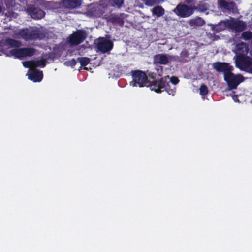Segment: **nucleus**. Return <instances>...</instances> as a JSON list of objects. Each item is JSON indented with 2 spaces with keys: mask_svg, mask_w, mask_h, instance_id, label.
<instances>
[{
  "mask_svg": "<svg viewBox=\"0 0 252 252\" xmlns=\"http://www.w3.org/2000/svg\"><path fill=\"white\" fill-rule=\"evenodd\" d=\"M200 95L204 98V97L208 93V89L207 86L205 84H202L199 88Z\"/></svg>",
  "mask_w": 252,
  "mask_h": 252,
  "instance_id": "obj_23",
  "label": "nucleus"
},
{
  "mask_svg": "<svg viewBox=\"0 0 252 252\" xmlns=\"http://www.w3.org/2000/svg\"><path fill=\"white\" fill-rule=\"evenodd\" d=\"M32 64H33V67H44L46 65V60L45 59H41L37 61L32 60Z\"/></svg>",
  "mask_w": 252,
  "mask_h": 252,
  "instance_id": "obj_21",
  "label": "nucleus"
},
{
  "mask_svg": "<svg viewBox=\"0 0 252 252\" xmlns=\"http://www.w3.org/2000/svg\"><path fill=\"white\" fill-rule=\"evenodd\" d=\"M165 90L169 95L174 96L176 93V89L175 86H171L169 83L166 82L165 88H164L163 91Z\"/></svg>",
  "mask_w": 252,
  "mask_h": 252,
  "instance_id": "obj_19",
  "label": "nucleus"
},
{
  "mask_svg": "<svg viewBox=\"0 0 252 252\" xmlns=\"http://www.w3.org/2000/svg\"><path fill=\"white\" fill-rule=\"evenodd\" d=\"M19 34L25 41L42 39L45 37V34L42 31L35 27L22 29L19 31Z\"/></svg>",
  "mask_w": 252,
  "mask_h": 252,
  "instance_id": "obj_1",
  "label": "nucleus"
},
{
  "mask_svg": "<svg viewBox=\"0 0 252 252\" xmlns=\"http://www.w3.org/2000/svg\"><path fill=\"white\" fill-rule=\"evenodd\" d=\"M43 77V72L36 69H31L28 74V78L34 82H40Z\"/></svg>",
  "mask_w": 252,
  "mask_h": 252,
  "instance_id": "obj_12",
  "label": "nucleus"
},
{
  "mask_svg": "<svg viewBox=\"0 0 252 252\" xmlns=\"http://www.w3.org/2000/svg\"><path fill=\"white\" fill-rule=\"evenodd\" d=\"M103 13H104V11H103V10H101V12H99V13H98V14H97V16H100L101 15H102V14H103Z\"/></svg>",
  "mask_w": 252,
  "mask_h": 252,
  "instance_id": "obj_34",
  "label": "nucleus"
},
{
  "mask_svg": "<svg viewBox=\"0 0 252 252\" xmlns=\"http://www.w3.org/2000/svg\"><path fill=\"white\" fill-rule=\"evenodd\" d=\"M154 74V72L149 73V77L154 80L151 83L149 82L147 87H149L152 91L160 93L166 87V80L163 77L158 79L156 78V73H155V75Z\"/></svg>",
  "mask_w": 252,
  "mask_h": 252,
  "instance_id": "obj_2",
  "label": "nucleus"
},
{
  "mask_svg": "<svg viewBox=\"0 0 252 252\" xmlns=\"http://www.w3.org/2000/svg\"><path fill=\"white\" fill-rule=\"evenodd\" d=\"M170 81L173 85H176L179 82V79L176 76H172L170 79Z\"/></svg>",
  "mask_w": 252,
  "mask_h": 252,
  "instance_id": "obj_29",
  "label": "nucleus"
},
{
  "mask_svg": "<svg viewBox=\"0 0 252 252\" xmlns=\"http://www.w3.org/2000/svg\"><path fill=\"white\" fill-rule=\"evenodd\" d=\"M235 62L237 66L240 68H249L252 64L251 58L244 55L237 56Z\"/></svg>",
  "mask_w": 252,
  "mask_h": 252,
  "instance_id": "obj_9",
  "label": "nucleus"
},
{
  "mask_svg": "<svg viewBox=\"0 0 252 252\" xmlns=\"http://www.w3.org/2000/svg\"><path fill=\"white\" fill-rule=\"evenodd\" d=\"M101 8V6H98L96 9H97L98 11H100Z\"/></svg>",
  "mask_w": 252,
  "mask_h": 252,
  "instance_id": "obj_35",
  "label": "nucleus"
},
{
  "mask_svg": "<svg viewBox=\"0 0 252 252\" xmlns=\"http://www.w3.org/2000/svg\"><path fill=\"white\" fill-rule=\"evenodd\" d=\"M62 1L63 6L70 9L79 7L81 5V0H62Z\"/></svg>",
  "mask_w": 252,
  "mask_h": 252,
  "instance_id": "obj_15",
  "label": "nucleus"
},
{
  "mask_svg": "<svg viewBox=\"0 0 252 252\" xmlns=\"http://www.w3.org/2000/svg\"><path fill=\"white\" fill-rule=\"evenodd\" d=\"M154 61L159 64L166 65L169 62L168 56L166 54H159L154 56Z\"/></svg>",
  "mask_w": 252,
  "mask_h": 252,
  "instance_id": "obj_16",
  "label": "nucleus"
},
{
  "mask_svg": "<svg viewBox=\"0 0 252 252\" xmlns=\"http://www.w3.org/2000/svg\"><path fill=\"white\" fill-rule=\"evenodd\" d=\"M27 12L34 19H40L43 18L45 13L38 7L32 6L27 9Z\"/></svg>",
  "mask_w": 252,
  "mask_h": 252,
  "instance_id": "obj_11",
  "label": "nucleus"
},
{
  "mask_svg": "<svg viewBox=\"0 0 252 252\" xmlns=\"http://www.w3.org/2000/svg\"><path fill=\"white\" fill-rule=\"evenodd\" d=\"M2 11V8L1 7V6L0 5V12H1Z\"/></svg>",
  "mask_w": 252,
  "mask_h": 252,
  "instance_id": "obj_36",
  "label": "nucleus"
},
{
  "mask_svg": "<svg viewBox=\"0 0 252 252\" xmlns=\"http://www.w3.org/2000/svg\"><path fill=\"white\" fill-rule=\"evenodd\" d=\"M220 7L223 10L235 12L237 9L236 3L234 2H227L225 0L219 1Z\"/></svg>",
  "mask_w": 252,
  "mask_h": 252,
  "instance_id": "obj_13",
  "label": "nucleus"
},
{
  "mask_svg": "<svg viewBox=\"0 0 252 252\" xmlns=\"http://www.w3.org/2000/svg\"><path fill=\"white\" fill-rule=\"evenodd\" d=\"M188 23L190 27H193L202 26L205 24L204 20L199 17L189 20Z\"/></svg>",
  "mask_w": 252,
  "mask_h": 252,
  "instance_id": "obj_17",
  "label": "nucleus"
},
{
  "mask_svg": "<svg viewBox=\"0 0 252 252\" xmlns=\"http://www.w3.org/2000/svg\"><path fill=\"white\" fill-rule=\"evenodd\" d=\"M185 0V2L188 4L193 3V2L195 1V0Z\"/></svg>",
  "mask_w": 252,
  "mask_h": 252,
  "instance_id": "obj_32",
  "label": "nucleus"
},
{
  "mask_svg": "<svg viewBox=\"0 0 252 252\" xmlns=\"http://www.w3.org/2000/svg\"><path fill=\"white\" fill-rule=\"evenodd\" d=\"M143 1L146 6L150 7L160 3V0H144Z\"/></svg>",
  "mask_w": 252,
  "mask_h": 252,
  "instance_id": "obj_24",
  "label": "nucleus"
},
{
  "mask_svg": "<svg viewBox=\"0 0 252 252\" xmlns=\"http://www.w3.org/2000/svg\"><path fill=\"white\" fill-rule=\"evenodd\" d=\"M86 32L83 30H77L71 34L68 42L72 45H77L83 42L86 38Z\"/></svg>",
  "mask_w": 252,
  "mask_h": 252,
  "instance_id": "obj_7",
  "label": "nucleus"
},
{
  "mask_svg": "<svg viewBox=\"0 0 252 252\" xmlns=\"http://www.w3.org/2000/svg\"><path fill=\"white\" fill-rule=\"evenodd\" d=\"M224 80L227 83L229 89L233 90L244 81V77L241 74H234L231 71L225 75Z\"/></svg>",
  "mask_w": 252,
  "mask_h": 252,
  "instance_id": "obj_4",
  "label": "nucleus"
},
{
  "mask_svg": "<svg viewBox=\"0 0 252 252\" xmlns=\"http://www.w3.org/2000/svg\"><path fill=\"white\" fill-rule=\"evenodd\" d=\"M23 65L26 68L33 67V64H32V60L24 62L23 63Z\"/></svg>",
  "mask_w": 252,
  "mask_h": 252,
  "instance_id": "obj_28",
  "label": "nucleus"
},
{
  "mask_svg": "<svg viewBox=\"0 0 252 252\" xmlns=\"http://www.w3.org/2000/svg\"><path fill=\"white\" fill-rule=\"evenodd\" d=\"M229 26L236 32H241L245 29L246 24L245 22L242 20H236L231 21L229 23Z\"/></svg>",
  "mask_w": 252,
  "mask_h": 252,
  "instance_id": "obj_14",
  "label": "nucleus"
},
{
  "mask_svg": "<svg viewBox=\"0 0 252 252\" xmlns=\"http://www.w3.org/2000/svg\"><path fill=\"white\" fill-rule=\"evenodd\" d=\"M248 72L252 74V64L251 65V67H249Z\"/></svg>",
  "mask_w": 252,
  "mask_h": 252,
  "instance_id": "obj_33",
  "label": "nucleus"
},
{
  "mask_svg": "<svg viewBox=\"0 0 252 252\" xmlns=\"http://www.w3.org/2000/svg\"><path fill=\"white\" fill-rule=\"evenodd\" d=\"M212 67L217 72L223 74V77L231 71H233V67L229 63L226 62H216L212 63Z\"/></svg>",
  "mask_w": 252,
  "mask_h": 252,
  "instance_id": "obj_8",
  "label": "nucleus"
},
{
  "mask_svg": "<svg viewBox=\"0 0 252 252\" xmlns=\"http://www.w3.org/2000/svg\"><path fill=\"white\" fill-rule=\"evenodd\" d=\"M152 12L153 15H155L158 17H159L164 14L165 10L161 6H157L152 9Z\"/></svg>",
  "mask_w": 252,
  "mask_h": 252,
  "instance_id": "obj_18",
  "label": "nucleus"
},
{
  "mask_svg": "<svg viewBox=\"0 0 252 252\" xmlns=\"http://www.w3.org/2000/svg\"><path fill=\"white\" fill-rule=\"evenodd\" d=\"M194 8L190 6L180 3L173 10V12L181 18H187L190 16L194 12Z\"/></svg>",
  "mask_w": 252,
  "mask_h": 252,
  "instance_id": "obj_6",
  "label": "nucleus"
},
{
  "mask_svg": "<svg viewBox=\"0 0 252 252\" xmlns=\"http://www.w3.org/2000/svg\"><path fill=\"white\" fill-rule=\"evenodd\" d=\"M156 69L158 74V75L161 77L163 71L162 67L161 66H158Z\"/></svg>",
  "mask_w": 252,
  "mask_h": 252,
  "instance_id": "obj_31",
  "label": "nucleus"
},
{
  "mask_svg": "<svg viewBox=\"0 0 252 252\" xmlns=\"http://www.w3.org/2000/svg\"><path fill=\"white\" fill-rule=\"evenodd\" d=\"M237 49L240 51H243V49L247 50L248 49V46L246 43L241 42L236 45Z\"/></svg>",
  "mask_w": 252,
  "mask_h": 252,
  "instance_id": "obj_25",
  "label": "nucleus"
},
{
  "mask_svg": "<svg viewBox=\"0 0 252 252\" xmlns=\"http://www.w3.org/2000/svg\"><path fill=\"white\" fill-rule=\"evenodd\" d=\"M131 74L132 81L130 82V85L140 87L147 86L149 82L147 75L144 71L140 70H133L131 71Z\"/></svg>",
  "mask_w": 252,
  "mask_h": 252,
  "instance_id": "obj_3",
  "label": "nucleus"
},
{
  "mask_svg": "<svg viewBox=\"0 0 252 252\" xmlns=\"http://www.w3.org/2000/svg\"><path fill=\"white\" fill-rule=\"evenodd\" d=\"M35 49L32 47H24L13 49L9 51V54L15 58L21 59L26 57H32L35 53Z\"/></svg>",
  "mask_w": 252,
  "mask_h": 252,
  "instance_id": "obj_5",
  "label": "nucleus"
},
{
  "mask_svg": "<svg viewBox=\"0 0 252 252\" xmlns=\"http://www.w3.org/2000/svg\"><path fill=\"white\" fill-rule=\"evenodd\" d=\"M113 47V42L110 40L103 39L97 44V48L103 53L111 51Z\"/></svg>",
  "mask_w": 252,
  "mask_h": 252,
  "instance_id": "obj_10",
  "label": "nucleus"
},
{
  "mask_svg": "<svg viewBox=\"0 0 252 252\" xmlns=\"http://www.w3.org/2000/svg\"><path fill=\"white\" fill-rule=\"evenodd\" d=\"M65 64L67 66L73 67L76 64V61L74 59H72L71 60L66 62Z\"/></svg>",
  "mask_w": 252,
  "mask_h": 252,
  "instance_id": "obj_27",
  "label": "nucleus"
},
{
  "mask_svg": "<svg viewBox=\"0 0 252 252\" xmlns=\"http://www.w3.org/2000/svg\"><path fill=\"white\" fill-rule=\"evenodd\" d=\"M241 38L245 41H248L252 39V32L250 31H247L243 32Z\"/></svg>",
  "mask_w": 252,
  "mask_h": 252,
  "instance_id": "obj_22",
  "label": "nucleus"
},
{
  "mask_svg": "<svg viewBox=\"0 0 252 252\" xmlns=\"http://www.w3.org/2000/svg\"><path fill=\"white\" fill-rule=\"evenodd\" d=\"M77 61L80 63L81 66H86L89 63L90 59L89 58L86 57H78L77 58Z\"/></svg>",
  "mask_w": 252,
  "mask_h": 252,
  "instance_id": "obj_20",
  "label": "nucleus"
},
{
  "mask_svg": "<svg viewBox=\"0 0 252 252\" xmlns=\"http://www.w3.org/2000/svg\"><path fill=\"white\" fill-rule=\"evenodd\" d=\"M180 55L182 57H188L189 55V53L186 50H183L181 51Z\"/></svg>",
  "mask_w": 252,
  "mask_h": 252,
  "instance_id": "obj_30",
  "label": "nucleus"
},
{
  "mask_svg": "<svg viewBox=\"0 0 252 252\" xmlns=\"http://www.w3.org/2000/svg\"><path fill=\"white\" fill-rule=\"evenodd\" d=\"M17 41L14 39L11 38H7L5 40V44L8 45H10L11 47L16 46V43Z\"/></svg>",
  "mask_w": 252,
  "mask_h": 252,
  "instance_id": "obj_26",
  "label": "nucleus"
}]
</instances>
